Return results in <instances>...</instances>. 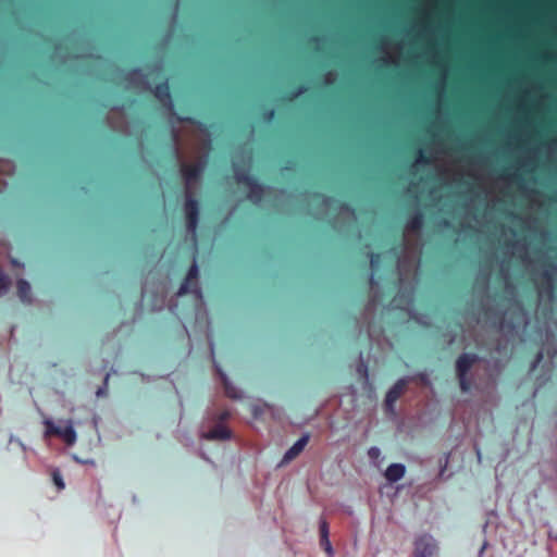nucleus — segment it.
<instances>
[{
  "mask_svg": "<svg viewBox=\"0 0 557 557\" xmlns=\"http://www.w3.org/2000/svg\"><path fill=\"white\" fill-rule=\"evenodd\" d=\"M479 361L476 354H461L456 361V372L459 385L462 392H469L471 388V381L468 377V372Z\"/></svg>",
  "mask_w": 557,
  "mask_h": 557,
  "instance_id": "obj_1",
  "label": "nucleus"
},
{
  "mask_svg": "<svg viewBox=\"0 0 557 557\" xmlns=\"http://www.w3.org/2000/svg\"><path fill=\"white\" fill-rule=\"evenodd\" d=\"M46 434L58 436L67 445H72L76 440L70 420H46Z\"/></svg>",
  "mask_w": 557,
  "mask_h": 557,
  "instance_id": "obj_2",
  "label": "nucleus"
},
{
  "mask_svg": "<svg viewBox=\"0 0 557 557\" xmlns=\"http://www.w3.org/2000/svg\"><path fill=\"white\" fill-rule=\"evenodd\" d=\"M205 162L199 161L194 164L188 163H182L181 164V173L185 182L186 186V194L193 193L191 188L194 187L195 183H197L205 171Z\"/></svg>",
  "mask_w": 557,
  "mask_h": 557,
  "instance_id": "obj_3",
  "label": "nucleus"
},
{
  "mask_svg": "<svg viewBox=\"0 0 557 557\" xmlns=\"http://www.w3.org/2000/svg\"><path fill=\"white\" fill-rule=\"evenodd\" d=\"M185 219H186V228L188 232L195 234L198 221H199V202L194 197L193 193L186 194L185 198Z\"/></svg>",
  "mask_w": 557,
  "mask_h": 557,
  "instance_id": "obj_4",
  "label": "nucleus"
},
{
  "mask_svg": "<svg viewBox=\"0 0 557 557\" xmlns=\"http://www.w3.org/2000/svg\"><path fill=\"white\" fill-rule=\"evenodd\" d=\"M197 277H198V267L196 262H193L190 268L188 269L187 276L183 281V283L180 286V289L177 292V296H183L187 293H194L197 298H201V289L197 285Z\"/></svg>",
  "mask_w": 557,
  "mask_h": 557,
  "instance_id": "obj_5",
  "label": "nucleus"
},
{
  "mask_svg": "<svg viewBox=\"0 0 557 557\" xmlns=\"http://www.w3.org/2000/svg\"><path fill=\"white\" fill-rule=\"evenodd\" d=\"M408 384L407 379L398 380L386 393L385 397V410L387 413L394 414L395 403L399 399V397L405 392Z\"/></svg>",
  "mask_w": 557,
  "mask_h": 557,
  "instance_id": "obj_6",
  "label": "nucleus"
},
{
  "mask_svg": "<svg viewBox=\"0 0 557 557\" xmlns=\"http://www.w3.org/2000/svg\"><path fill=\"white\" fill-rule=\"evenodd\" d=\"M437 547L432 536L423 535L416 543V557H436Z\"/></svg>",
  "mask_w": 557,
  "mask_h": 557,
  "instance_id": "obj_7",
  "label": "nucleus"
},
{
  "mask_svg": "<svg viewBox=\"0 0 557 557\" xmlns=\"http://www.w3.org/2000/svg\"><path fill=\"white\" fill-rule=\"evenodd\" d=\"M310 440V435L308 433L304 434L283 456L280 466H285L296 459L305 449L308 442Z\"/></svg>",
  "mask_w": 557,
  "mask_h": 557,
  "instance_id": "obj_8",
  "label": "nucleus"
},
{
  "mask_svg": "<svg viewBox=\"0 0 557 557\" xmlns=\"http://www.w3.org/2000/svg\"><path fill=\"white\" fill-rule=\"evenodd\" d=\"M153 95L163 106H166L171 110L173 109L170 85L166 79L154 87Z\"/></svg>",
  "mask_w": 557,
  "mask_h": 557,
  "instance_id": "obj_9",
  "label": "nucleus"
},
{
  "mask_svg": "<svg viewBox=\"0 0 557 557\" xmlns=\"http://www.w3.org/2000/svg\"><path fill=\"white\" fill-rule=\"evenodd\" d=\"M234 174L236 182L245 187H247L250 183L253 184V180L256 178L246 168L239 164L234 165Z\"/></svg>",
  "mask_w": 557,
  "mask_h": 557,
  "instance_id": "obj_10",
  "label": "nucleus"
},
{
  "mask_svg": "<svg viewBox=\"0 0 557 557\" xmlns=\"http://www.w3.org/2000/svg\"><path fill=\"white\" fill-rule=\"evenodd\" d=\"M231 436L230 429L223 424H216L211 431L205 434V437L208 440H226Z\"/></svg>",
  "mask_w": 557,
  "mask_h": 557,
  "instance_id": "obj_11",
  "label": "nucleus"
},
{
  "mask_svg": "<svg viewBox=\"0 0 557 557\" xmlns=\"http://www.w3.org/2000/svg\"><path fill=\"white\" fill-rule=\"evenodd\" d=\"M405 466L401 463H392L385 471V478L389 482H397L405 474Z\"/></svg>",
  "mask_w": 557,
  "mask_h": 557,
  "instance_id": "obj_12",
  "label": "nucleus"
},
{
  "mask_svg": "<svg viewBox=\"0 0 557 557\" xmlns=\"http://www.w3.org/2000/svg\"><path fill=\"white\" fill-rule=\"evenodd\" d=\"M248 198L253 202L261 201L264 193L263 186L258 182L257 178L253 180V184L250 183L248 186Z\"/></svg>",
  "mask_w": 557,
  "mask_h": 557,
  "instance_id": "obj_13",
  "label": "nucleus"
},
{
  "mask_svg": "<svg viewBox=\"0 0 557 557\" xmlns=\"http://www.w3.org/2000/svg\"><path fill=\"white\" fill-rule=\"evenodd\" d=\"M424 223V215L421 211H417L410 215L406 222V228L412 232H419Z\"/></svg>",
  "mask_w": 557,
  "mask_h": 557,
  "instance_id": "obj_14",
  "label": "nucleus"
},
{
  "mask_svg": "<svg viewBox=\"0 0 557 557\" xmlns=\"http://www.w3.org/2000/svg\"><path fill=\"white\" fill-rule=\"evenodd\" d=\"M17 295L23 302H30V285L27 281L21 278L17 281Z\"/></svg>",
  "mask_w": 557,
  "mask_h": 557,
  "instance_id": "obj_15",
  "label": "nucleus"
},
{
  "mask_svg": "<svg viewBox=\"0 0 557 557\" xmlns=\"http://www.w3.org/2000/svg\"><path fill=\"white\" fill-rule=\"evenodd\" d=\"M216 372L219 373V375L224 384L225 392H226L227 396H230L232 398H237L238 397L237 392L235 391L234 387L231 386L226 374L218 366H216Z\"/></svg>",
  "mask_w": 557,
  "mask_h": 557,
  "instance_id": "obj_16",
  "label": "nucleus"
},
{
  "mask_svg": "<svg viewBox=\"0 0 557 557\" xmlns=\"http://www.w3.org/2000/svg\"><path fill=\"white\" fill-rule=\"evenodd\" d=\"M308 90L307 86L305 84L298 85L295 89L288 92L287 100L293 101L297 99L299 96L305 94Z\"/></svg>",
  "mask_w": 557,
  "mask_h": 557,
  "instance_id": "obj_17",
  "label": "nucleus"
},
{
  "mask_svg": "<svg viewBox=\"0 0 557 557\" xmlns=\"http://www.w3.org/2000/svg\"><path fill=\"white\" fill-rule=\"evenodd\" d=\"M275 117V110L270 108V109H265L263 112H262V120L264 122H272Z\"/></svg>",
  "mask_w": 557,
  "mask_h": 557,
  "instance_id": "obj_18",
  "label": "nucleus"
},
{
  "mask_svg": "<svg viewBox=\"0 0 557 557\" xmlns=\"http://www.w3.org/2000/svg\"><path fill=\"white\" fill-rule=\"evenodd\" d=\"M9 286V278L0 271V294L7 292Z\"/></svg>",
  "mask_w": 557,
  "mask_h": 557,
  "instance_id": "obj_19",
  "label": "nucleus"
},
{
  "mask_svg": "<svg viewBox=\"0 0 557 557\" xmlns=\"http://www.w3.org/2000/svg\"><path fill=\"white\" fill-rule=\"evenodd\" d=\"M543 277L546 280V283H547V292H548L549 294H552V293H553V289H554V286H553V275H552V273H550V272H548V271H545V272L543 273Z\"/></svg>",
  "mask_w": 557,
  "mask_h": 557,
  "instance_id": "obj_20",
  "label": "nucleus"
},
{
  "mask_svg": "<svg viewBox=\"0 0 557 557\" xmlns=\"http://www.w3.org/2000/svg\"><path fill=\"white\" fill-rule=\"evenodd\" d=\"M368 456L371 460L376 461L381 457V450L377 447H371L368 450Z\"/></svg>",
  "mask_w": 557,
  "mask_h": 557,
  "instance_id": "obj_21",
  "label": "nucleus"
},
{
  "mask_svg": "<svg viewBox=\"0 0 557 557\" xmlns=\"http://www.w3.org/2000/svg\"><path fill=\"white\" fill-rule=\"evenodd\" d=\"M381 262V253H374L372 252L370 255V263H371V267L372 268H375L379 265V263Z\"/></svg>",
  "mask_w": 557,
  "mask_h": 557,
  "instance_id": "obj_22",
  "label": "nucleus"
},
{
  "mask_svg": "<svg viewBox=\"0 0 557 557\" xmlns=\"http://www.w3.org/2000/svg\"><path fill=\"white\" fill-rule=\"evenodd\" d=\"M357 371L359 372V374H361L366 380L368 379V366L361 361L359 364H358V368H357Z\"/></svg>",
  "mask_w": 557,
  "mask_h": 557,
  "instance_id": "obj_23",
  "label": "nucleus"
},
{
  "mask_svg": "<svg viewBox=\"0 0 557 557\" xmlns=\"http://www.w3.org/2000/svg\"><path fill=\"white\" fill-rule=\"evenodd\" d=\"M53 482L58 486L59 490L64 488V482L58 472L53 473Z\"/></svg>",
  "mask_w": 557,
  "mask_h": 557,
  "instance_id": "obj_24",
  "label": "nucleus"
},
{
  "mask_svg": "<svg viewBox=\"0 0 557 557\" xmlns=\"http://www.w3.org/2000/svg\"><path fill=\"white\" fill-rule=\"evenodd\" d=\"M321 545L330 556L333 554L332 545L329 539L321 541Z\"/></svg>",
  "mask_w": 557,
  "mask_h": 557,
  "instance_id": "obj_25",
  "label": "nucleus"
},
{
  "mask_svg": "<svg viewBox=\"0 0 557 557\" xmlns=\"http://www.w3.org/2000/svg\"><path fill=\"white\" fill-rule=\"evenodd\" d=\"M320 531H321V541H323V540H325V539H329V537H327V534H329V532H327V525H326V523H325V522H323V523L321 524V529H320Z\"/></svg>",
  "mask_w": 557,
  "mask_h": 557,
  "instance_id": "obj_26",
  "label": "nucleus"
},
{
  "mask_svg": "<svg viewBox=\"0 0 557 557\" xmlns=\"http://www.w3.org/2000/svg\"><path fill=\"white\" fill-rule=\"evenodd\" d=\"M129 76H143V71L139 67H134L128 73Z\"/></svg>",
  "mask_w": 557,
  "mask_h": 557,
  "instance_id": "obj_27",
  "label": "nucleus"
},
{
  "mask_svg": "<svg viewBox=\"0 0 557 557\" xmlns=\"http://www.w3.org/2000/svg\"><path fill=\"white\" fill-rule=\"evenodd\" d=\"M417 161L422 162V163H429L430 159L426 156H424L421 150H419V157H418Z\"/></svg>",
  "mask_w": 557,
  "mask_h": 557,
  "instance_id": "obj_28",
  "label": "nucleus"
},
{
  "mask_svg": "<svg viewBox=\"0 0 557 557\" xmlns=\"http://www.w3.org/2000/svg\"><path fill=\"white\" fill-rule=\"evenodd\" d=\"M542 359H543V352H542V351H540V352L536 355V358H535V360H534V363H533V366H532V369H535V368H536V366L542 361Z\"/></svg>",
  "mask_w": 557,
  "mask_h": 557,
  "instance_id": "obj_29",
  "label": "nucleus"
},
{
  "mask_svg": "<svg viewBox=\"0 0 557 557\" xmlns=\"http://www.w3.org/2000/svg\"><path fill=\"white\" fill-rule=\"evenodd\" d=\"M176 120L178 122H189V123H193L194 120L191 117H183V116H176Z\"/></svg>",
  "mask_w": 557,
  "mask_h": 557,
  "instance_id": "obj_30",
  "label": "nucleus"
},
{
  "mask_svg": "<svg viewBox=\"0 0 557 557\" xmlns=\"http://www.w3.org/2000/svg\"><path fill=\"white\" fill-rule=\"evenodd\" d=\"M230 413L228 412H223L221 413L218 418H222V419H225V418H230Z\"/></svg>",
  "mask_w": 557,
  "mask_h": 557,
  "instance_id": "obj_31",
  "label": "nucleus"
},
{
  "mask_svg": "<svg viewBox=\"0 0 557 557\" xmlns=\"http://www.w3.org/2000/svg\"><path fill=\"white\" fill-rule=\"evenodd\" d=\"M369 281H370V284H373V283H374V276H373V274H370Z\"/></svg>",
  "mask_w": 557,
  "mask_h": 557,
  "instance_id": "obj_32",
  "label": "nucleus"
},
{
  "mask_svg": "<svg viewBox=\"0 0 557 557\" xmlns=\"http://www.w3.org/2000/svg\"><path fill=\"white\" fill-rule=\"evenodd\" d=\"M102 393H103V389L100 387V388L97 391V395H98V396H100Z\"/></svg>",
  "mask_w": 557,
  "mask_h": 557,
  "instance_id": "obj_33",
  "label": "nucleus"
},
{
  "mask_svg": "<svg viewBox=\"0 0 557 557\" xmlns=\"http://www.w3.org/2000/svg\"><path fill=\"white\" fill-rule=\"evenodd\" d=\"M311 40L318 42L320 40V38L319 37H313V38H311Z\"/></svg>",
  "mask_w": 557,
  "mask_h": 557,
  "instance_id": "obj_34",
  "label": "nucleus"
},
{
  "mask_svg": "<svg viewBox=\"0 0 557 557\" xmlns=\"http://www.w3.org/2000/svg\"><path fill=\"white\" fill-rule=\"evenodd\" d=\"M210 350H211V355L213 356L214 355V349H213V345L212 344H211Z\"/></svg>",
  "mask_w": 557,
  "mask_h": 557,
  "instance_id": "obj_35",
  "label": "nucleus"
},
{
  "mask_svg": "<svg viewBox=\"0 0 557 557\" xmlns=\"http://www.w3.org/2000/svg\"><path fill=\"white\" fill-rule=\"evenodd\" d=\"M318 196L323 197L324 200H329L330 199L329 197H325V196L320 195V194H318Z\"/></svg>",
  "mask_w": 557,
  "mask_h": 557,
  "instance_id": "obj_36",
  "label": "nucleus"
},
{
  "mask_svg": "<svg viewBox=\"0 0 557 557\" xmlns=\"http://www.w3.org/2000/svg\"><path fill=\"white\" fill-rule=\"evenodd\" d=\"M94 421H95V420H92V421H91V423H90V424H91V428H95V426H96V425H95V423H94Z\"/></svg>",
  "mask_w": 557,
  "mask_h": 557,
  "instance_id": "obj_37",
  "label": "nucleus"
}]
</instances>
